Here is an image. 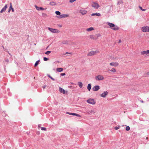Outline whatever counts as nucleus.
Instances as JSON below:
<instances>
[{
  "instance_id": "obj_1",
  "label": "nucleus",
  "mask_w": 149,
  "mask_h": 149,
  "mask_svg": "<svg viewBox=\"0 0 149 149\" xmlns=\"http://www.w3.org/2000/svg\"><path fill=\"white\" fill-rule=\"evenodd\" d=\"M107 24L110 26L111 29L114 30L116 31L119 29V27L113 23L108 22Z\"/></svg>"
},
{
  "instance_id": "obj_2",
  "label": "nucleus",
  "mask_w": 149,
  "mask_h": 149,
  "mask_svg": "<svg viewBox=\"0 0 149 149\" xmlns=\"http://www.w3.org/2000/svg\"><path fill=\"white\" fill-rule=\"evenodd\" d=\"M99 52L98 51H91L90 52L87 54L88 56H91L93 55L96 54L97 53H98Z\"/></svg>"
},
{
  "instance_id": "obj_3",
  "label": "nucleus",
  "mask_w": 149,
  "mask_h": 149,
  "mask_svg": "<svg viewBox=\"0 0 149 149\" xmlns=\"http://www.w3.org/2000/svg\"><path fill=\"white\" fill-rule=\"evenodd\" d=\"M86 101L88 103L92 104H94L95 103V102L93 99L90 98L87 100Z\"/></svg>"
},
{
  "instance_id": "obj_4",
  "label": "nucleus",
  "mask_w": 149,
  "mask_h": 149,
  "mask_svg": "<svg viewBox=\"0 0 149 149\" xmlns=\"http://www.w3.org/2000/svg\"><path fill=\"white\" fill-rule=\"evenodd\" d=\"M142 31L143 32H149V27L148 26L143 27Z\"/></svg>"
},
{
  "instance_id": "obj_5",
  "label": "nucleus",
  "mask_w": 149,
  "mask_h": 149,
  "mask_svg": "<svg viewBox=\"0 0 149 149\" xmlns=\"http://www.w3.org/2000/svg\"><path fill=\"white\" fill-rule=\"evenodd\" d=\"M104 79V77L101 75H98L95 77V79L97 81L102 80Z\"/></svg>"
},
{
  "instance_id": "obj_6",
  "label": "nucleus",
  "mask_w": 149,
  "mask_h": 149,
  "mask_svg": "<svg viewBox=\"0 0 149 149\" xmlns=\"http://www.w3.org/2000/svg\"><path fill=\"white\" fill-rule=\"evenodd\" d=\"M48 29L52 33H58L59 31L58 30L56 29H53L49 27Z\"/></svg>"
},
{
  "instance_id": "obj_7",
  "label": "nucleus",
  "mask_w": 149,
  "mask_h": 149,
  "mask_svg": "<svg viewBox=\"0 0 149 149\" xmlns=\"http://www.w3.org/2000/svg\"><path fill=\"white\" fill-rule=\"evenodd\" d=\"M92 6L95 9H97L100 7L99 5L97 3L95 2H93Z\"/></svg>"
},
{
  "instance_id": "obj_8",
  "label": "nucleus",
  "mask_w": 149,
  "mask_h": 149,
  "mask_svg": "<svg viewBox=\"0 0 149 149\" xmlns=\"http://www.w3.org/2000/svg\"><path fill=\"white\" fill-rule=\"evenodd\" d=\"M108 94V92L107 91H104V92L100 95V96L103 97H105Z\"/></svg>"
},
{
  "instance_id": "obj_9",
  "label": "nucleus",
  "mask_w": 149,
  "mask_h": 149,
  "mask_svg": "<svg viewBox=\"0 0 149 149\" xmlns=\"http://www.w3.org/2000/svg\"><path fill=\"white\" fill-rule=\"evenodd\" d=\"M100 88V86L98 85H96L94 86L93 88V90L94 91H97Z\"/></svg>"
},
{
  "instance_id": "obj_10",
  "label": "nucleus",
  "mask_w": 149,
  "mask_h": 149,
  "mask_svg": "<svg viewBox=\"0 0 149 149\" xmlns=\"http://www.w3.org/2000/svg\"><path fill=\"white\" fill-rule=\"evenodd\" d=\"M7 7V5L6 4L5 5V6H4V7H3L2 8V9L0 11V13H2L3 12H5L6 11Z\"/></svg>"
},
{
  "instance_id": "obj_11",
  "label": "nucleus",
  "mask_w": 149,
  "mask_h": 149,
  "mask_svg": "<svg viewBox=\"0 0 149 149\" xmlns=\"http://www.w3.org/2000/svg\"><path fill=\"white\" fill-rule=\"evenodd\" d=\"M10 6L8 9V12L10 13V10H11L12 12H13L14 11V9L13 8L11 3H10Z\"/></svg>"
},
{
  "instance_id": "obj_12",
  "label": "nucleus",
  "mask_w": 149,
  "mask_h": 149,
  "mask_svg": "<svg viewBox=\"0 0 149 149\" xmlns=\"http://www.w3.org/2000/svg\"><path fill=\"white\" fill-rule=\"evenodd\" d=\"M118 63H117V62H111V63H110V65H111V66H114V67H116V66H118Z\"/></svg>"
},
{
  "instance_id": "obj_13",
  "label": "nucleus",
  "mask_w": 149,
  "mask_h": 149,
  "mask_svg": "<svg viewBox=\"0 0 149 149\" xmlns=\"http://www.w3.org/2000/svg\"><path fill=\"white\" fill-rule=\"evenodd\" d=\"M87 12V11L83 10H81L79 11V13H81L83 15L85 14Z\"/></svg>"
},
{
  "instance_id": "obj_14",
  "label": "nucleus",
  "mask_w": 149,
  "mask_h": 149,
  "mask_svg": "<svg viewBox=\"0 0 149 149\" xmlns=\"http://www.w3.org/2000/svg\"><path fill=\"white\" fill-rule=\"evenodd\" d=\"M36 9L38 10H44V9L42 7H38V6H37L36 5H35V6Z\"/></svg>"
},
{
  "instance_id": "obj_15",
  "label": "nucleus",
  "mask_w": 149,
  "mask_h": 149,
  "mask_svg": "<svg viewBox=\"0 0 149 149\" xmlns=\"http://www.w3.org/2000/svg\"><path fill=\"white\" fill-rule=\"evenodd\" d=\"M87 112L89 114H91L92 113L94 114L95 113L94 111L93 110H88Z\"/></svg>"
},
{
  "instance_id": "obj_16",
  "label": "nucleus",
  "mask_w": 149,
  "mask_h": 149,
  "mask_svg": "<svg viewBox=\"0 0 149 149\" xmlns=\"http://www.w3.org/2000/svg\"><path fill=\"white\" fill-rule=\"evenodd\" d=\"M68 16V15L66 14H63L59 16L58 18H62L67 17Z\"/></svg>"
},
{
  "instance_id": "obj_17",
  "label": "nucleus",
  "mask_w": 149,
  "mask_h": 149,
  "mask_svg": "<svg viewBox=\"0 0 149 149\" xmlns=\"http://www.w3.org/2000/svg\"><path fill=\"white\" fill-rule=\"evenodd\" d=\"M59 91L62 93H63L64 94L65 93V90L61 87H59Z\"/></svg>"
},
{
  "instance_id": "obj_18",
  "label": "nucleus",
  "mask_w": 149,
  "mask_h": 149,
  "mask_svg": "<svg viewBox=\"0 0 149 149\" xmlns=\"http://www.w3.org/2000/svg\"><path fill=\"white\" fill-rule=\"evenodd\" d=\"M91 15L92 16H93L94 15H96L98 16H101V15L100 13H92L91 14Z\"/></svg>"
},
{
  "instance_id": "obj_19",
  "label": "nucleus",
  "mask_w": 149,
  "mask_h": 149,
  "mask_svg": "<svg viewBox=\"0 0 149 149\" xmlns=\"http://www.w3.org/2000/svg\"><path fill=\"white\" fill-rule=\"evenodd\" d=\"M87 89L89 91H90L91 88V84H89L87 86Z\"/></svg>"
},
{
  "instance_id": "obj_20",
  "label": "nucleus",
  "mask_w": 149,
  "mask_h": 149,
  "mask_svg": "<svg viewBox=\"0 0 149 149\" xmlns=\"http://www.w3.org/2000/svg\"><path fill=\"white\" fill-rule=\"evenodd\" d=\"M56 70L58 72H61L63 70V68H58L56 69Z\"/></svg>"
},
{
  "instance_id": "obj_21",
  "label": "nucleus",
  "mask_w": 149,
  "mask_h": 149,
  "mask_svg": "<svg viewBox=\"0 0 149 149\" xmlns=\"http://www.w3.org/2000/svg\"><path fill=\"white\" fill-rule=\"evenodd\" d=\"M78 85L80 88H81L82 87V83L80 82H78Z\"/></svg>"
},
{
  "instance_id": "obj_22",
  "label": "nucleus",
  "mask_w": 149,
  "mask_h": 149,
  "mask_svg": "<svg viewBox=\"0 0 149 149\" xmlns=\"http://www.w3.org/2000/svg\"><path fill=\"white\" fill-rule=\"evenodd\" d=\"M50 4L52 6H53L56 5V3L54 1H52L50 2Z\"/></svg>"
},
{
  "instance_id": "obj_23",
  "label": "nucleus",
  "mask_w": 149,
  "mask_h": 149,
  "mask_svg": "<svg viewBox=\"0 0 149 149\" xmlns=\"http://www.w3.org/2000/svg\"><path fill=\"white\" fill-rule=\"evenodd\" d=\"M94 29L93 27H90L87 29V31H92Z\"/></svg>"
},
{
  "instance_id": "obj_24",
  "label": "nucleus",
  "mask_w": 149,
  "mask_h": 149,
  "mask_svg": "<svg viewBox=\"0 0 149 149\" xmlns=\"http://www.w3.org/2000/svg\"><path fill=\"white\" fill-rule=\"evenodd\" d=\"M40 61V60L37 61L36 62V63H35V64H34V66L35 67L37 66L38 65V64L39 63V62Z\"/></svg>"
},
{
  "instance_id": "obj_25",
  "label": "nucleus",
  "mask_w": 149,
  "mask_h": 149,
  "mask_svg": "<svg viewBox=\"0 0 149 149\" xmlns=\"http://www.w3.org/2000/svg\"><path fill=\"white\" fill-rule=\"evenodd\" d=\"M123 2L122 0H120L118 1L117 5H119L120 4H123Z\"/></svg>"
},
{
  "instance_id": "obj_26",
  "label": "nucleus",
  "mask_w": 149,
  "mask_h": 149,
  "mask_svg": "<svg viewBox=\"0 0 149 149\" xmlns=\"http://www.w3.org/2000/svg\"><path fill=\"white\" fill-rule=\"evenodd\" d=\"M47 76L49 77L53 81H54L55 79L53 78L52 77H51L49 74H47Z\"/></svg>"
},
{
  "instance_id": "obj_27",
  "label": "nucleus",
  "mask_w": 149,
  "mask_h": 149,
  "mask_svg": "<svg viewBox=\"0 0 149 149\" xmlns=\"http://www.w3.org/2000/svg\"><path fill=\"white\" fill-rule=\"evenodd\" d=\"M109 70L113 72H116V70L114 68H112L111 70Z\"/></svg>"
},
{
  "instance_id": "obj_28",
  "label": "nucleus",
  "mask_w": 149,
  "mask_h": 149,
  "mask_svg": "<svg viewBox=\"0 0 149 149\" xmlns=\"http://www.w3.org/2000/svg\"><path fill=\"white\" fill-rule=\"evenodd\" d=\"M55 13L56 14L58 15H60L61 14V13L59 11H56Z\"/></svg>"
},
{
  "instance_id": "obj_29",
  "label": "nucleus",
  "mask_w": 149,
  "mask_h": 149,
  "mask_svg": "<svg viewBox=\"0 0 149 149\" xmlns=\"http://www.w3.org/2000/svg\"><path fill=\"white\" fill-rule=\"evenodd\" d=\"M90 38H91V39H93L94 40H95V39H96L94 37V36H93V35H90Z\"/></svg>"
},
{
  "instance_id": "obj_30",
  "label": "nucleus",
  "mask_w": 149,
  "mask_h": 149,
  "mask_svg": "<svg viewBox=\"0 0 149 149\" xmlns=\"http://www.w3.org/2000/svg\"><path fill=\"white\" fill-rule=\"evenodd\" d=\"M125 129H126V130L127 131H129V130H130V128L129 126H127L126 127Z\"/></svg>"
},
{
  "instance_id": "obj_31",
  "label": "nucleus",
  "mask_w": 149,
  "mask_h": 149,
  "mask_svg": "<svg viewBox=\"0 0 149 149\" xmlns=\"http://www.w3.org/2000/svg\"><path fill=\"white\" fill-rule=\"evenodd\" d=\"M142 54H147L146 51H143L141 52Z\"/></svg>"
},
{
  "instance_id": "obj_32",
  "label": "nucleus",
  "mask_w": 149,
  "mask_h": 149,
  "mask_svg": "<svg viewBox=\"0 0 149 149\" xmlns=\"http://www.w3.org/2000/svg\"><path fill=\"white\" fill-rule=\"evenodd\" d=\"M139 8L142 11H145L146 10V9H143L142 7H141L140 6H139Z\"/></svg>"
},
{
  "instance_id": "obj_33",
  "label": "nucleus",
  "mask_w": 149,
  "mask_h": 149,
  "mask_svg": "<svg viewBox=\"0 0 149 149\" xmlns=\"http://www.w3.org/2000/svg\"><path fill=\"white\" fill-rule=\"evenodd\" d=\"M51 51H47L45 53V54H47V55H48L50 53H51Z\"/></svg>"
},
{
  "instance_id": "obj_34",
  "label": "nucleus",
  "mask_w": 149,
  "mask_h": 149,
  "mask_svg": "<svg viewBox=\"0 0 149 149\" xmlns=\"http://www.w3.org/2000/svg\"><path fill=\"white\" fill-rule=\"evenodd\" d=\"M41 129L42 130H45V131L46 130V129L45 127H41Z\"/></svg>"
},
{
  "instance_id": "obj_35",
  "label": "nucleus",
  "mask_w": 149,
  "mask_h": 149,
  "mask_svg": "<svg viewBox=\"0 0 149 149\" xmlns=\"http://www.w3.org/2000/svg\"><path fill=\"white\" fill-rule=\"evenodd\" d=\"M120 126H118V127H115L114 128V129L115 130H118V129H119L120 128Z\"/></svg>"
},
{
  "instance_id": "obj_36",
  "label": "nucleus",
  "mask_w": 149,
  "mask_h": 149,
  "mask_svg": "<svg viewBox=\"0 0 149 149\" xmlns=\"http://www.w3.org/2000/svg\"><path fill=\"white\" fill-rule=\"evenodd\" d=\"M43 60L45 61H47L48 60V58L46 57H44L43 58Z\"/></svg>"
},
{
  "instance_id": "obj_37",
  "label": "nucleus",
  "mask_w": 149,
  "mask_h": 149,
  "mask_svg": "<svg viewBox=\"0 0 149 149\" xmlns=\"http://www.w3.org/2000/svg\"><path fill=\"white\" fill-rule=\"evenodd\" d=\"M42 16L44 17H46L47 16V15L45 13H42Z\"/></svg>"
},
{
  "instance_id": "obj_38",
  "label": "nucleus",
  "mask_w": 149,
  "mask_h": 149,
  "mask_svg": "<svg viewBox=\"0 0 149 149\" xmlns=\"http://www.w3.org/2000/svg\"><path fill=\"white\" fill-rule=\"evenodd\" d=\"M5 62L6 63V64H8L9 62V60L8 59H6L5 60Z\"/></svg>"
},
{
  "instance_id": "obj_39",
  "label": "nucleus",
  "mask_w": 149,
  "mask_h": 149,
  "mask_svg": "<svg viewBox=\"0 0 149 149\" xmlns=\"http://www.w3.org/2000/svg\"><path fill=\"white\" fill-rule=\"evenodd\" d=\"M75 116H78V117H81V116L80 115L77 114V113H75Z\"/></svg>"
},
{
  "instance_id": "obj_40",
  "label": "nucleus",
  "mask_w": 149,
  "mask_h": 149,
  "mask_svg": "<svg viewBox=\"0 0 149 149\" xmlns=\"http://www.w3.org/2000/svg\"><path fill=\"white\" fill-rule=\"evenodd\" d=\"M76 0H70L69 2L70 3H72L75 1Z\"/></svg>"
},
{
  "instance_id": "obj_41",
  "label": "nucleus",
  "mask_w": 149,
  "mask_h": 149,
  "mask_svg": "<svg viewBox=\"0 0 149 149\" xmlns=\"http://www.w3.org/2000/svg\"><path fill=\"white\" fill-rule=\"evenodd\" d=\"M61 76H64L65 75V73H61L60 74Z\"/></svg>"
},
{
  "instance_id": "obj_42",
  "label": "nucleus",
  "mask_w": 149,
  "mask_h": 149,
  "mask_svg": "<svg viewBox=\"0 0 149 149\" xmlns=\"http://www.w3.org/2000/svg\"><path fill=\"white\" fill-rule=\"evenodd\" d=\"M97 37V38L98 37H100V34H97L96 35Z\"/></svg>"
},
{
  "instance_id": "obj_43",
  "label": "nucleus",
  "mask_w": 149,
  "mask_h": 149,
  "mask_svg": "<svg viewBox=\"0 0 149 149\" xmlns=\"http://www.w3.org/2000/svg\"><path fill=\"white\" fill-rule=\"evenodd\" d=\"M75 113H71V115L73 116H75Z\"/></svg>"
},
{
  "instance_id": "obj_44",
  "label": "nucleus",
  "mask_w": 149,
  "mask_h": 149,
  "mask_svg": "<svg viewBox=\"0 0 149 149\" xmlns=\"http://www.w3.org/2000/svg\"><path fill=\"white\" fill-rule=\"evenodd\" d=\"M146 52L147 54H149V50H147L146 51Z\"/></svg>"
},
{
  "instance_id": "obj_45",
  "label": "nucleus",
  "mask_w": 149,
  "mask_h": 149,
  "mask_svg": "<svg viewBox=\"0 0 149 149\" xmlns=\"http://www.w3.org/2000/svg\"><path fill=\"white\" fill-rule=\"evenodd\" d=\"M66 113L67 114H69V115H71V113H69V112H67Z\"/></svg>"
},
{
  "instance_id": "obj_46",
  "label": "nucleus",
  "mask_w": 149,
  "mask_h": 149,
  "mask_svg": "<svg viewBox=\"0 0 149 149\" xmlns=\"http://www.w3.org/2000/svg\"><path fill=\"white\" fill-rule=\"evenodd\" d=\"M121 42V40H119L118 41V43H120Z\"/></svg>"
},
{
  "instance_id": "obj_47",
  "label": "nucleus",
  "mask_w": 149,
  "mask_h": 149,
  "mask_svg": "<svg viewBox=\"0 0 149 149\" xmlns=\"http://www.w3.org/2000/svg\"><path fill=\"white\" fill-rule=\"evenodd\" d=\"M46 87V86L45 85V86H44L43 87V88H45Z\"/></svg>"
},
{
  "instance_id": "obj_48",
  "label": "nucleus",
  "mask_w": 149,
  "mask_h": 149,
  "mask_svg": "<svg viewBox=\"0 0 149 149\" xmlns=\"http://www.w3.org/2000/svg\"><path fill=\"white\" fill-rule=\"evenodd\" d=\"M41 125L40 124L38 125V127H40Z\"/></svg>"
},
{
  "instance_id": "obj_49",
  "label": "nucleus",
  "mask_w": 149,
  "mask_h": 149,
  "mask_svg": "<svg viewBox=\"0 0 149 149\" xmlns=\"http://www.w3.org/2000/svg\"><path fill=\"white\" fill-rule=\"evenodd\" d=\"M141 102H142V103H143V100H141Z\"/></svg>"
},
{
  "instance_id": "obj_50",
  "label": "nucleus",
  "mask_w": 149,
  "mask_h": 149,
  "mask_svg": "<svg viewBox=\"0 0 149 149\" xmlns=\"http://www.w3.org/2000/svg\"><path fill=\"white\" fill-rule=\"evenodd\" d=\"M63 44H66V43L63 42Z\"/></svg>"
},
{
  "instance_id": "obj_51",
  "label": "nucleus",
  "mask_w": 149,
  "mask_h": 149,
  "mask_svg": "<svg viewBox=\"0 0 149 149\" xmlns=\"http://www.w3.org/2000/svg\"><path fill=\"white\" fill-rule=\"evenodd\" d=\"M147 74H149V73H148Z\"/></svg>"
},
{
  "instance_id": "obj_52",
  "label": "nucleus",
  "mask_w": 149,
  "mask_h": 149,
  "mask_svg": "<svg viewBox=\"0 0 149 149\" xmlns=\"http://www.w3.org/2000/svg\"><path fill=\"white\" fill-rule=\"evenodd\" d=\"M68 52H67V53H66V54H68Z\"/></svg>"
}]
</instances>
